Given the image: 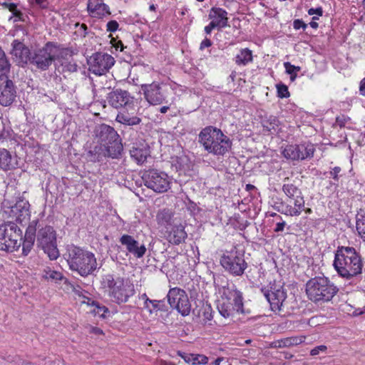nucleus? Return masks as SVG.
<instances>
[{
  "label": "nucleus",
  "mask_w": 365,
  "mask_h": 365,
  "mask_svg": "<svg viewBox=\"0 0 365 365\" xmlns=\"http://www.w3.org/2000/svg\"><path fill=\"white\" fill-rule=\"evenodd\" d=\"M63 257L69 269L83 277L93 274L98 269L95 255L81 247L67 245Z\"/></svg>",
  "instance_id": "nucleus-1"
},
{
  "label": "nucleus",
  "mask_w": 365,
  "mask_h": 365,
  "mask_svg": "<svg viewBox=\"0 0 365 365\" xmlns=\"http://www.w3.org/2000/svg\"><path fill=\"white\" fill-rule=\"evenodd\" d=\"M333 265L339 276L346 279L361 274L364 266L361 257L355 248L345 246L337 247Z\"/></svg>",
  "instance_id": "nucleus-2"
},
{
  "label": "nucleus",
  "mask_w": 365,
  "mask_h": 365,
  "mask_svg": "<svg viewBox=\"0 0 365 365\" xmlns=\"http://www.w3.org/2000/svg\"><path fill=\"white\" fill-rule=\"evenodd\" d=\"M198 141L208 153L216 156H224L232 146V140L220 129L209 125L202 129L198 135Z\"/></svg>",
  "instance_id": "nucleus-3"
},
{
  "label": "nucleus",
  "mask_w": 365,
  "mask_h": 365,
  "mask_svg": "<svg viewBox=\"0 0 365 365\" xmlns=\"http://www.w3.org/2000/svg\"><path fill=\"white\" fill-rule=\"evenodd\" d=\"M338 291V287L324 276L315 277L306 283L307 295L315 304H322L330 302Z\"/></svg>",
  "instance_id": "nucleus-4"
},
{
  "label": "nucleus",
  "mask_w": 365,
  "mask_h": 365,
  "mask_svg": "<svg viewBox=\"0 0 365 365\" xmlns=\"http://www.w3.org/2000/svg\"><path fill=\"white\" fill-rule=\"evenodd\" d=\"M95 137L101 145L113 152L112 155L121 156L123 151L121 139L113 127L104 123L99 125L95 129Z\"/></svg>",
  "instance_id": "nucleus-5"
},
{
  "label": "nucleus",
  "mask_w": 365,
  "mask_h": 365,
  "mask_svg": "<svg viewBox=\"0 0 365 365\" xmlns=\"http://www.w3.org/2000/svg\"><path fill=\"white\" fill-rule=\"evenodd\" d=\"M22 232L13 222L0 225V250L14 252L21 245Z\"/></svg>",
  "instance_id": "nucleus-6"
},
{
  "label": "nucleus",
  "mask_w": 365,
  "mask_h": 365,
  "mask_svg": "<svg viewBox=\"0 0 365 365\" xmlns=\"http://www.w3.org/2000/svg\"><path fill=\"white\" fill-rule=\"evenodd\" d=\"M36 245L48 255L51 260L56 259L59 257L56 233L51 226H45L38 230Z\"/></svg>",
  "instance_id": "nucleus-7"
},
{
  "label": "nucleus",
  "mask_w": 365,
  "mask_h": 365,
  "mask_svg": "<svg viewBox=\"0 0 365 365\" xmlns=\"http://www.w3.org/2000/svg\"><path fill=\"white\" fill-rule=\"evenodd\" d=\"M220 262L226 272L236 277L242 276L247 268L244 252L235 247L223 254Z\"/></svg>",
  "instance_id": "nucleus-8"
},
{
  "label": "nucleus",
  "mask_w": 365,
  "mask_h": 365,
  "mask_svg": "<svg viewBox=\"0 0 365 365\" xmlns=\"http://www.w3.org/2000/svg\"><path fill=\"white\" fill-rule=\"evenodd\" d=\"M57 52L56 46L52 42H48L31 54L29 63L40 71H46L55 61Z\"/></svg>",
  "instance_id": "nucleus-9"
},
{
  "label": "nucleus",
  "mask_w": 365,
  "mask_h": 365,
  "mask_svg": "<svg viewBox=\"0 0 365 365\" xmlns=\"http://www.w3.org/2000/svg\"><path fill=\"white\" fill-rule=\"evenodd\" d=\"M144 185L155 192L163 193L170 188V181L168 175L158 170H148L142 177Z\"/></svg>",
  "instance_id": "nucleus-10"
},
{
  "label": "nucleus",
  "mask_w": 365,
  "mask_h": 365,
  "mask_svg": "<svg viewBox=\"0 0 365 365\" xmlns=\"http://www.w3.org/2000/svg\"><path fill=\"white\" fill-rule=\"evenodd\" d=\"M29 207L27 200L21 199L13 205H4L2 216L10 220V222H26L30 218Z\"/></svg>",
  "instance_id": "nucleus-11"
},
{
  "label": "nucleus",
  "mask_w": 365,
  "mask_h": 365,
  "mask_svg": "<svg viewBox=\"0 0 365 365\" xmlns=\"http://www.w3.org/2000/svg\"><path fill=\"white\" fill-rule=\"evenodd\" d=\"M114 63V58L105 53H96L88 59L89 71L97 76L107 73Z\"/></svg>",
  "instance_id": "nucleus-12"
},
{
  "label": "nucleus",
  "mask_w": 365,
  "mask_h": 365,
  "mask_svg": "<svg viewBox=\"0 0 365 365\" xmlns=\"http://www.w3.org/2000/svg\"><path fill=\"white\" fill-rule=\"evenodd\" d=\"M261 292L270 304L271 309L279 312L287 298V290L282 285L273 284L270 289L263 287Z\"/></svg>",
  "instance_id": "nucleus-13"
},
{
  "label": "nucleus",
  "mask_w": 365,
  "mask_h": 365,
  "mask_svg": "<svg viewBox=\"0 0 365 365\" xmlns=\"http://www.w3.org/2000/svg\"><path fill=\"white\" fill-rule=\"evenodd\" d=\"M315 148L311 143H302L299 145H287L283 151V156L292 160H304L312 158L314 155Z\"/></svg>",
  "instance_id": "nucleus-14"
},
{
  "label": "nucleus",
  "mask_w": 365,
  "mask_h": 365,
  "mask_svg": "<svg viewBox=\"0 0 365 365\" xmlns=\"http://www.w3.org/2000/svg\"><path fill=\"white\" fill-rule=\"evenodd\" d=\"M140 91L146 101L150 105L156 106L166 103L167 95L158 82L142 84Z\"/></svg>",
  "instance_id": "nucleus-15"
},
{
  "label": "nucleus",
  "mask_w": 365,
  "mask_h": 365,
  "mask_svg": "<svg viewBox=\"0 0 365 365\" xmlns=\"http://www.w3.org/2000/svg\"><path fill=\"white\" fill-rule=\"evenodd\" d=\"M16 96V87L6 75H0V105L9 106Z\"/></svg>",
  "instance_id": "nucleus-16"
},
{
  "label": "nucleus",
  "mask_w": 365,
  "mask_h": 365,
  "mask_svg": "<svg viewBox=\"0 0 365 365\" xmlns=\"http://www.w3.org/2000/svg\"><path fill=\"white\" fill-rule=\"evenodd\" d=\"M133 101V97L125 90L117 88L109 92L106 96V102L115 109L125 108Z\"/></svg>",
  "instance_id": "nucleus-17"
},
{
  "label": "nucleus",
  "mask_w": 365,
  "mask_h": 365,
  "mask_svg": "<svg viewBox=\"0 0 365 365\" xmlns=\"http://www.w3.org/2000/svg\"><path fill=\"white\" fill-rule=\"evenodd\" d=\"M134 285L129 281L122 278L118 286H115V289L110 297L112 298L114 302L120 304L127 302L129 298L134 295Z\"/></svg>",
  "instance_id": "nucleus-18"
},
{
  "label": "nucleus",
  "mask_w": 365,
  "mask_h": 365,
  "mask_svg": "<svg viewBox=\"0 0 365 365\" xmlns=\"http://www.w3.org/2000/svg\"><path fill=\"white\" fill-rule=\"evenodd\" d=\"M304 197L287 199L281 203L278 211L288 216H299L304 210Z\"/></svg>",
  "instance_id": "nucleus-19"
},
{
  "label": "nucleus",
  "mask_w": 365,
  "mask_h": 365,
  "mask_svg": "<svg viewBox=\"0 0 365 365\" xmlns=\"http://www.w3.org/2000/svg\"><path fill=\"white\" fill-rule=\"evenodd\" d=\"M119 242L122 245L125 246L127 251L135 258H142L146 252L147 249L145 245L140 244L138 241L135 240L131 235L126 234L123 235Z\"/></svg>",
  "instance_id": "nucleus-20"
},
{
  "label": "nucleus",
  "mask_w": 365,
  "mask_h": 365,
  "mask_svg": "<svg viewBox=\"0 0 365 365\" xmlns=\"http://www.w3.org/2000/svg\"><path fill=\"white\" fill-rule=\"evenodd\" d=\"M12 49L11 54L16 58L19 64H26L29 62L32 53L29 48L20 41L15 39L11 43Z\"/></svg>",
  "instance_id": "nucleus-21"
},
{
  "label": "nucleus",
  "mask_w": 365,
  "mask_h": 365,
  "mask_svg": "<svg viewBox=\"0 0 365 365\" xmlns=\"http://www.w3.org/2000/svg\"><path fill=\"white\" fill-rule=\"evenodd\" d=\"M87 11L92 18L102 19L106 14H110L109 6L103 0H88Z\"/></svg>",
  "instance_id": "nucleus-22"
},
{
  "label": "nucleus",
  "mask_w": 365,
  "mask_h": 365,
  "mask_svg": "<svg viewBox=\"0 0 365 365\" xmlns=\"http://www.w3.org/2000/svg\"><path fill=\"white\" fill-rule=\"evenodd\" d=\"M113 152L110 149L105 148L100 143L91 147L87 152V158L91 162H99L106 158H119L120 156L112 155Z\"/></svg>",
  "instance_id": "nucleus-23"
},
{
  "label": "nucleus",
  "mask_w": 365,
  "mask_h": 365,
  "mask_svg": "<svg viewBox=\"0 0 365 365\" xmlns=\"http://www.w3.org/2000/svg\"><path fill=\"white\" fill-rule=\"evenodd\" d=\"M18 168L17 155L6 148H0V170H12Z\"/></svg>",
  "instance_id": "nucleus-24"
},
{
  "label": "nucleus",
  "mask_w": 365,
  "mask_h": 365,
  "mask_svg": "<svg viewBox=\"0 0 365 365\" xmlns=\"http://www.w3.org/2000/svg\"><path fill=\"white\" fill-rule=\"evenodd\" d=\"M37 223V220H34L30 222L26 228L24 240L23 242H21L22 253L24 256L29 255L34 246L36 238Z\"/></svg>",
  "instance_id": "nucleus-25"
},
{
  "label": "nucleus",
  "mask_w": 365,
  "mask_h": 365,
  "mask_svg": "<svg viewBox=\"0 0 365 365\" xmlns=\"http://www.w3.org/2000/svg\"><path fill=\"white\" fill-rule=\"evenodd\" d=\"M208 18L218 25V30L230 26L228 24L227 12L222 8L215 6L211 8Z\"/></svg>",
  "instance_id": "nucleus-26"
},
{
  "label": "nucleus",
  "mask_w": 365,
  "mask_h": 365,
  "mask_svg": "<svg viewBox=\"0 0 365 365\" xmlns=\"http://www.w3.org/2000/svg\"><path fill=\"white\" fill-rule=\"evenodd\" d=\"M187 235L185 231V227L181 224L174 225L168 236V240L171 244L178 245L182 243L187 238Z\"/></svg>",
  "instance_id": "nucleus-27"
},
{
  "label": "nucleus",
  "mask_w": 365,
  "mask_h": 365,
  "mask_svg": "<svg viewBox=\"0 0 365 365\" xmlns=\"http://www.w3.org/2000/svg\"><path fill=\"white\" fill-rule=\"evenodd\" d=\"M122 278L120 277H115L112 274H104L101 277V286L110 297L115 289V286H118Z\"/></svg>",
  "instance_id": "nucleus-28"
},
{
  "label": "nucleus",
  "mask_w": 365,
  "mask_h": 365,
  "mask_svg": "<svg viewBox=\"0 0 365 365\" xmlns=\"http://www.w3.org/2000/svg\"><path fill=\"white\" fill-rule=\"evenodd\" d=\"M217 309L220 314L225 318L233 316L235 312H236L233 304L231 302V297H222L217 304Z\"/></svg>",
  "instance_id": "nucleus-29"
},
{
  "label": "nucleus",
  "mask_w": 365,
  "mask_h": 365,
  "mask_svg": "<svg viewBox=\"0 0 365 365\" xmlns=\"http://www.w3.org/2000/svg\"><path fill=\"white\" fill-rule=\"evenodd\" d=\"M115 120L121 124L128 126H135L142 122V119L137 115H131L128 113H119Z\"/></svg>",
  "instance_id": "nucleus-30"
},
{
  "label": "nucleus",
  "mask_w": 365,
  "mask_h": 365,
  "mask_svg": "<svg viewBox=\"0 0 365 365\" xmlns=\"http://www.w3.org/2000/svg\"><path fill=\"white\" fill-rule=\"evenodd\" d=\"M42 277L48 281L58 282L63 281L64 284H68L67 278H66L61 272H58L47 267L43 271Z\"/></svg>",
  "instance_id": "nucleus-31"
},
{
  "label": "nucleus",
  "mask_w": 365,
  "mask_h": 365,
  "mask_svg": "<svg viewBox=\"0 0 365 365\" xmlns=\"http://www.w3.org/2000/svg\"><path fill=\"white\" fill-rule=\"evenodd\" d=\"M235 61L238 66H246L252 61V51L247 48L241 49L235 56Z\"/></svg>",
  "instance_id": "nucleus-32"
},
{
  "label": "nucleus",
  "mask_w": 365,
  "mask_h": 365,
  "mask_svg": "<svg viewBox=\"0 0 365 365\" xmlns=\"http://www.w3.org/2000/svg\"><path fill=\"white\" fill-rule=\"evenodd\" d=\"M130 156L138 163H143L150 155V150L147 148H133L130 151Z\"/></svg>",
  "instance_id": "nucleus-33"
},
{
  "label": "nucleus",
  "mask_w": 365,
  "mask_h": 365,
  "mask_svg": "<svg viewBox=\"0 0 365 365\" xmlns=\"http://www.w3.org/2000/svg\"><path fill=\"white\" fill-rule=\"evenodd\" d=\"M282 191L287 197V199L304 197L301 190L292 183H284L282 186Z\"/></svg>",
  "instance_id": "nucleus-34"
},
{
  "label": "nucleus",
  "mask_w": 365,
  "mask_h": 365,
  "mask_svg": "<svg viewBox=\"0 0 365 365\" xmlns=\"http://www.w3.org/2000/svg\"><path fill=\"white\" fill-rule=\"evenodd\" d=\"M263 128L271 134L278 133L280 130V123L276 116L270 115L262 123Z\"/></svg>",
  "instance_id": "nucleus-35"
},
{
  "label": "nucleus",
  "mask_w": 365,
  "mask_h": 365,
  "mask_svg": "<svg viewBox=\"0 0 365 365\" xmlns=\"http://www.w3.org/2000/svg\"><path fill=\"white\" fill-rule=\"evenodd\" d=\"M174 308L176 309L178 312L184 317L190 314L191 305L185 292L182 294L181 299L179 301V303H177Z\"/></svg>",
  "instance_id": "nucleus-36"
},
{
  "label": "nucleus",
  "mask_w": 365,
  "mask_h": 365,
  "mask_svg": "<svg viewBox=\"0 0 365 365\" xmlns=\"http://www.w3.org/2000/svg\"><path fill=\"white\" fill-rule=\"evenodd\" d=\"M305 337L303 336H294V337H288L280 341H277L274 342V346L278 348H284L294 345H298L304 342Z\"/></svg>",
  "instance_id": "nucleus-37"
},
{
  "label": "nucleus",
  "mask_w": 365,
  "mask_h": 365,
  "mask_svg": "<svg viewBox=\"0 0 365 365\" xmlns=\"http://www.w3.org/2000/svg\"><path fill=\"white\" fill-rule=\"evenodd\" d=\"M185 291L182 289L174 287L169 290L167 298L168 302L172 308H174L177 303L181 299Z\"/></svg>",
  "instance_id": "nucleus-38"
},
{
  "label": "nucleus",
  "mask_w": 365,
  "mask_h": 365,
  "mask_svg": "<svg viewBox=\"0 0 365 365\" xmlns=\"http://www.w3.org/2000/svg\"><path fill=\"white\" fill-rule=\"evenodd\" d=\"M230 294L233 299V307L237 312H243V297L242 293L237 289H229Z\"/></svg>",
  "instance_id": "nucleus-39"
},
{
  "label": "nucleus",
  "mask_w": 365,
  "mask_h": 365,
  "mask_svg": "<svg viewBox=\"0 0 365 365\" xmlns=\"http://www.w3.org/2000/svg\"><path fill=\"white\" fill-rule=\"evenodd\" d=\"M172 217L173 213L168 209H163L160 210L156 216L158 224L164 226L170 224Z\"/></svg>",
  "instance_id": "nucleus-40"
},
{
  "label": "nucleus",
  "mask_w": 365,
  "mask_h": 365,
  "mask_svg": "<svg viewBox=\"0 0 365 365\" xmlns=\"http://www.w3.org/2000/svg\"><path fill=\"white\" fill-rule=\"evenodd\" d=\"M356 227L359 235L365 240V212L360 210L356 215Z\"/></svg>",
  "instance_id": "nucleus-41"
},
{
  "label": "nucleus",
  "mask_w": 365,
  "mask_h": 365,
  "mask_svg": "<svg viewBox=\"0 0 365 365\" xmlns=\"http://www.w3.org/2000/svg\"><path fill=\"white\" fill-rule=\"evenodd\" d=\"M3 6L7 9L9 11L12 13L14 17L17 19L14 20L16 21L17 20L21 21L23 14L17 9V5L14 3H4L3 4Z\"/></svg>",
  "instance_id": "nucleus-42"
},
{
  "label": "nucleus",
  "mask_w": 365,
  "mask_h": 365,
  "mask_svg": "<svg viewBox=\"0 0 365 365\" xmlns=\"http://www.w3.org/2000/svg\"><path fill=\"white\" fill-rule=\"evenodd\" d=\"M9 61L4 50L0 47V72L6 71L10 68Z\"/></svg>",
  "instance_id": "nucleus-43"
},
{
  "label": "nucleus",
  "mask_w": 365,
  "mask_h": 365,
  "mask_svg": "<svg viewBox=\"0 0 365 365\" xmlns=\"http://www.w3.org/2000/svg\"><path fill=\"white\" fill-rule=\"evenodd\" d=\"M71 287L72 288V291L74 292L76 295H78V297H82L83 298V300L82 301L83 303L90 304V301H91V299L84 296L85 291L80 287V286H75L73 284H71Z\"/></svg>",
  "instance_id": "nucleus-44"
},
{
  "label": "nucleus",
  "mask_w": 365,
  "mask_h": 365,
  "mask_svg": "<svg viewBox=\"0 0 365 365\" xmlns=\"http://www.w3.org/2000/svg\"><path fill=\"white\" fill-rule=\"evenodd\" d=\"M62 69L63 72L68 71L70 73L76 72L78 68L77 64L73 61H63L61 63Z\"/></svg>",
  "instance_id": "nucleus-45"
},
{
  "label": "nucleus",
  "mask_w": 365,
  "mask_h": 365,
  "mask_svg": "<svg viewBox=\"0 0 365 365\" xmlns=\"http://www.w3.org/2000/svg\"><path fill=\"white\" fill-rule=\"evenodd\" d=\"M150 304H152L153 309H148L150 313L153 312V311H164L165 308V304L164 300H154L153 302H150Z\"/></svg>",
  "instance_id": "nucleus-46"
},
{
  "label": "nucleus",
  "mask_w": 365,
  "mask_h": 365,
  "mask_svg": "<svg viewBox=\"0 0 365 365\" xmlns=\"http://www.w3.org/2000/svg\"><path fill=\"white\" fill-rule=\"evenodd\" d=\"M277 96L278 97L283 98L289 96V92L287 86L284 84L277 85Z\"/></svg>",
  "instance_id": "nucleus-47"
},
{
  "label": "nucleus",
  "mask_w": 365,
  "mask_h": 365,
  "mask_svg": "<svg viewBox=\"0 0 365 365\" xmlns=\"http://www.w3.org/2000/svg\"><path fill=\"white\" fill-rule=\"evenodd\" d=\"M327 351V346L325 345H319L314 347L310 350V355L312 356H316L321 354H326Z\"/></svg>",
  "instance_id": "nucleus-48"
},
{
  "label": "nucleus",
  "mask_w": 365,
  "mask_h": 365,
  "mask_svg": "<svg viewBox=\"0 0 365 365\" xmlns=\"http://www.w3.org/2000/svg\"><path fill=\"white\" fill-rule=\"evenodd\" d=\"M284 67L286 70V72L290 76H292L293 74H297V72L301 70V68L299 66H295L291 64V63L289 62H284Z\"/></svg>",
  "instance_id": "nucleus-49"
},
{
  "label": "nucleus",
  "mask_w": 365,
  "mask_h": 365,
  "mask_svg": "<svg viewBox=\"0 0 365 365\" xmlns=\"http://www.w3.org/2000/svg\"><path fill=\"white\" fill-rule=\"evenodd\" d=\"M193 364H205L208 362V358L204 355H191Z\"/></svg>",
  "instance_id": "nucleus-50"
},
{
  "label": "nucleus",
  "mask_w": 365,
  "mask_h": 365,
  "mask_svg": "<svg viewBox=\"0 0 365 365\" xmlns=\"http://www.w3.org/2000/svg\"><path fill=\"white\" fill-rule=\"evenodd\" d=\"M213 311L210 305H206L203 308V317L207 321H210L213 318Z\"/></svg>",
  "instance_id": "nucleus-51"
},
{
  "label": "nucleus",
  "mask_w": 365,
  "mask_h": 365,
  "mask_svg": "<svg viewBox=\"0 0 365 365\" xmlns=\"http://www.w3.org/2000/svg\"><path fill=\"white\" fill-rule=\"evenodd\" d=\"M119 24L115 20L109 21L106 24V31L108 32H115L118 29Z\"/></svg>",
  "instance_id": "nucleus-52"
},
{
  "label": "nucleus",
  "mask_w": 365,
  "mask_h": 365,
  "mask_svg": "<svg viewBox=\"0 0 365 365\" xmlns=\"http://www.w3.org/2000/svg\"><path fill=\"white\" fill-rule=\"evenodd\" d=\"M293 27L295 30H299L300 29L305 30L307 27V25L301 19H295L293 21Z\"/></svg>",
  "instance_id": "nucleus-53"
},
{
  "label": "nucleus",
  "mask_w": 365,
  "mask_h": 365,
  "mask_svg": "<svg viewBox=\"0 0 365 365\" xmlns=\"http://www.w3.org/2000/svg\"><path fill=\"white\" fill-rule=\"evenodd\" d=\"M341 171V169L340 167H334V168H332V170L329 172V174L331 175V177L335 180V181H338L339 180V174L340 173V172Z\"/></svg>",
  "instance_id": "nucleus-54"
},
{
  "label": "nucleus",
  "mask_w": 365,
  "mask_h": 365,
  "mask_svg": "<svg viewBox=\"0 0 365 365\" xmlns=\"http://www.w3.org/2000/svg\"><path fill=\"white\" fill-rule=\"evenodd\" d=\"M215 29H218V25L214 21H211L210 23L205 27L204 31L207 34H210L212 31Z\"/></svg>",
  "instance_id": "nucleus-55"
},
{
  "label": "nucleus",
  "mask_w": 365,
  "mask_h": 365,
  "mask_svg": "<svg viewBox=\"0 0 365 365\" xmlns=\"http://www.w3.org/2000/svg\"><path fill=\"white\" fill-rule=\"evenodd\" d=\"M349 118H346L344 115L338 116L336 118V124L338 125L339 127L342 128V127L345 126V124H346L347 120H349Z\"/></svg>",
  "instance_id": "nucleus-56"
},
{
  "label": "nucleus",
  "mask_w": 365,
  "mask_h": 365,
  "mask_svg": "<svg viewBox=\"0 0 365 365\" xmlns=\"http://www.w3.org/2000/svg\"><path fill=\"white\" fill-rule=\"evenodd\" d=\"M308 14L310 16L317 14L319 16H322L323 15V9L322 7H317L316 9L311 8L308 10Z\"/></svg>",
  "instance_id": "nucleus-57"
},
{
  "label": "nucleus",
  "mask_w": 365,
  "mask_h": 365,
  "mask_svg": "<svg viewBox=\"0 0 365 365\" xmlns=\"http://www.w3.org/2000/svg\"><path fill=\"white\" fill-rule=\"evenodd\" d=\"M212 43L210 39L205 38L201 42L200 45V49L203 50L205 48L210 47L212 46Z\"/></svg>",
  "instance_id": "nucleus-58"
},
{
  "label": "nucleus",
  "mask_w": 365,
  "mask_h": 365,
  "mask_svg": "<svg viewBox=\"0 0 365 365\" xmlns=\"http://www.w3.org/2000/svg\"><path fill=\"white\" fill-rule=\"evenodd\" d=\"M91 306H94L96 308H98L100 311H103V312H108V309L105 306H100L99 304L97 302H95L94 300L90 301V304Z\"/></svg>",
  "instance_id": "nucleus-59"
},
{
  "label": "nucleus",
  "mask_w": 365,
  "mask_h": 365,
  "mask_svg": "<svg viewBox=\"0 0 365 365\" xmlns=\"http://www.w3.org/2000/svg\"><path fill=\"white\" fill-rule=\"evenodd\" d=\"M9 136V133L5 130L4 127L0 133V143H3Z\"/></svg>",
  "instance_id": "nucleus-60"
},
{
  "label": "nucleus",
  "mask_w": 365,
  "mask_h": 365,
  "mask_svg": "<svg viewBox=\"0 0 365 365\" xmlns=\"http://www.w3.org/2000/svg\"><path fill=\"white\" fill-rule=\"evenodd\" d=\"M286 225V222L284 221L279 222L276 224V227L274 230L275 232H282Z\"/></svg>",
  "instance_id": "nucleus-61"
},
{
  "label": "nucleus",
  "mask_w": 365,
  "mask_h": 365,
  "mask_svg": "<svg viewBox=\"0 0 365 365\" xmlns=\"http://www.w3.org/2000/svg\"><path fill=\"white\" fill-rule=\"evenodd\" d=\"M359 92L361 95L365 96V77L360 82Z\"/></svg>",
  "instance_id": "nucleus-62"
},
{
  "label": "nucleus",
  "mask_w": 365,
  "mask_h": 365,
  "mask_svg": "<svg viewBox=\"0 0 365 365\" xmlns=\"http://www.w3.org/2000/svg\"><path fill=\"white\" fill-rule=\"evenodd\" d=\"M140 299L144 300V307L145 309H149V306L148 305V297L147 294H143L140 297Z\"/></svg>",
  "instance_id": "nucleus-63"
},
{
  "label": "nucleus",
  "mask_w": 365,
  "mask_h": 365,
  "mask_svg": "<svg viewBox=\"0 0 365 365\" xmlns=\"http://www.w3.org/2000/svg\"><path fill=\"white\" fill-rule=\"evenodd\" d=\"M37 5H38L41 8H46L47 3L46 0H35Z\"/></svg>",
  "instance_id": "nucleus-64"
}]
</instances>
